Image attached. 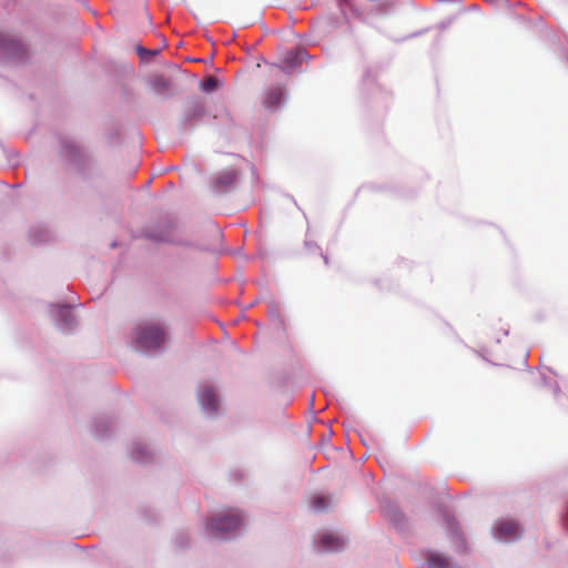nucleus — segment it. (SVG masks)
I'll return each mask as SVG.
<instances>
[{"mask_svg": "<svg viewBox=\"0 0 568 568\" xmlns=\"http://www.w3.org/2000/svg\"><path fill=\"white\" fill-rule=\"evenodd\" d=\"M429 568H447L448 562L446 558L439 555H430L428 558Z\"/></svg>", "mask_w": 568, "mask_h": 568, "instance_id": "9b49d317", "label": "nucleus"}, {"mask_svg": "<svg viewBox=\"0 0 568 568\" xmlns=\"http://www.w3.org/2000/svg\"><path fill=\"white\" fill-rule=\"evenodd\" d=\"M165 341L164 329L155 324L139 326L136 329V343L144 349L159 348Z\"/></svg>", "mask_w": 568, "mask_h": 568, "instance_id": "f03ea898", "label": "nucleus"}, {"mask_svg": "<svg viewBox=\"0 0 568 568\" xmlns=\"http://www.w3.org/2000/svg\"><path fill=\"white\" fill-rule=\"evenodd\" d=\"M242 525V516L237 509H226L206 523L207 532L214 538H223L226 534L237 530Z\"/></svg>", "mask_w": 568, "mask_h": 568, "instance_id": "f257e3e1", "label": "nucleus"}, {"mask_svg": "<svg viewBox=\"0 0 568 568\" xmlns=\"http://www.w3.org/2000/svg\"><path fill=\"white\" fill-rule=\"evenodd\" d=\"M200 402L204 409L215 412L217 409L219 400L215 392L212 388H204L200 394Z\"/></svg>", "mask_w": 568, "mask_h": 568, "instance_id": "0eeeda50", "label": "nucleus"}, {"mask_svg": "<svg viewBox=\"0 0 568 568\" xmlns=\"http://www.w3.org/2000/svg\"><path fill=\"white\" fill-rule=\"evenodd\" d=\"M519 535L520 528L517 523L513 520L499 521V539L503 537L504 539L510 541L517 539Z\"/></svg>", "mask_w": 568, "mask_h": 568, "instance_id": "423d86ee", "label": "nucleus"}, {"mask_svg": "<svg viewBox=\"0 0 568 568\" xmlns=\"http://www.w3.org/2000/svg\"><path fill=\"white\" fill-rule=\"evenodd\" d=\"M200 87L204 92H213L219 87V81L214 77H209L201 82Z\"/></svg>", "mask_w": 568, "mask_h": 568, "instance_id": "f8f14e48", "label": "nucleus"}, {"mask_svg": "<svg viewBox=\"0 0 568 568\" xmlns=\"http://www.w3.org/2000/svg\"><path fill=\"white\" fill-rule=\"evenodd\" d=\"M236 179V173L233 170H226L221 172L214 181V189L216 191H223L224 189L231 186Z\"/></svg>", "mask_w": 568, "mask_h": 568, "instance_id": "6e6552de", "label": "nucleus"}, {"mask_svg": "<svg viewBox=\"0 0 568 568\" xmlns=\"http://www.w3.org/2000/svg\"><path fill=\"white\" fill-rule=\"evenodd\" d=\"M283 98V90L282 88H272L270 89L264 98L263 104L265 108H275L280 104L281 100Z\"/></svg>", "mask_w": 568, "mask_h": 568, "instance_id": "1a4fd4ad", "label": "nucleus"}, {"mask_svg": "<svg viewBox=\"0 0 568 568\" xmlns=\"http://www.w3.org/2000/svg\"><path fill=\"white\" fill-rule=\"evenodd\" d=\"M329 505L331 501L328 497L323 495L315 496L312 500V507L317 511L325 510Z\"/></svg>", "mask_w": 568, "mask_h": 568, "instance_id": "9d476101", "label": "nucleus"}, {"mask_svg": "<svg viewBox=\"0 0 568 568\" xmlns=\"http://www.w3.org/2000/svg\"><path fill=\"white\" fill-rule=\"evenodd\" d=\"M346 545V539L335 532L325 531L318 536L316 547L322 551H338Z\"/></svg>", "mask_w": 568, "mask_h": 568, "instance_id": "7ed1b4c3", "label": "nucleus"}, {"mask_svg": "<svg viewBox=\"0 0 568 568\" xmlns=\"http://www.w3.org/2000/svg\"><path fill=\"white\" fill-rule=\"evenodd\" d=\"M324 262L326 265L328 264V258L326 256H324Z\"/></svg>", "mask_w": 568, "mask_h": 568, "instance_id": "4468645a", "label": "nucleus"}, {"mask_svg": "<svg viewBox=\"0 0 568 568\" xmlns=\"http://www.w3.org/2000/svg\"><path fill=\"white\" fill-rule=\"evenodd\" d=\"M60 315L63 318V322L67 326H72L75 323V318L69 307H61Z\"/></svg>", "mask_w": 568, "mask_h": 568, "instance_id": "ddd939ff", "label": "nucleus"}, {"mask_svg": "<svg viewBox=\"0 0 568 568\" xmlns=\"http://www.w3.org/2000/svg\"><path fill=\"white\" fill-rule=\"evenodd\" d=\"M151 84L153 91L161 95L170 94L174 89L172 79L162 74L154 75Z\"/></svg>", "mask_w": 568, "mask_h": 568, "instance_id": "39448f33", "label": "nucleus"}, {"mask_svg": "<svg viewBox=\"0 0 568 568\" xmlns=\"http://www.w3.org/2000/svg\"><path fill=\"white\" fill-rule=\"evenodd\" d=\"M306 57L307 53L304 49L290 51L286 53L281 68L285 72H292L296 68L301 67L302 62L306 59Z\"/></svg>", "mask_w": 568, "mask_h": 568, "instance_id": "20e7f679", "label": "nucleus"}]
</instances>
